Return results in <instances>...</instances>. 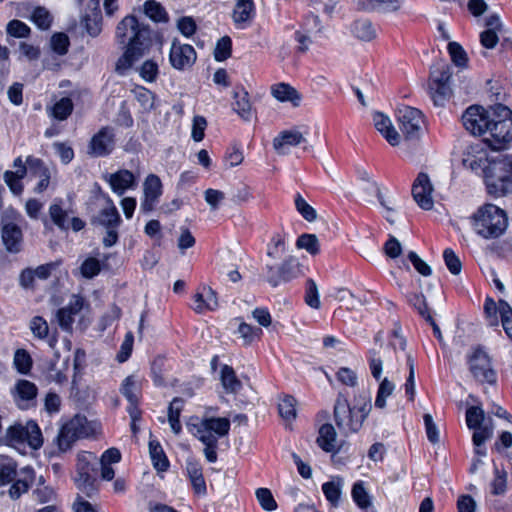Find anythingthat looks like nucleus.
Returning a JSON list of instances; mask_svg holds the SVG:
<instances>
[{
	"label": "nucleus",
	"mask_w": 512,
	"mask_h": 512,
	"mask_svg": "<svg viewBox=\"0 0 512 512\" xmlns=\"http://www.w3.org/2000/svg\"><path fill=\"white\" fill-rule=\"evenodd\" d=\"M116 37L120 43L126 45L124 54L116 63V71L124 73L150 47L151 31L148 26L139 23L135 16L128 15L118 23Z\"/></svg>",
	"instance_id": "nucleus-1"
},
{
	"label": "nucleus",
	"mask_w": 512,
	"mask_h": 512,
	"mask_svg": "<svg viewBox=\"0 0 512 512\" xmlns=\"http://www.w3.org/2000/svg\"><path fill=\"white\" fill-rule=\"evenodd\" d=\"M265 271L266 281L277 287L304 275V266L297 256L287 254L284 239L276 236L268 245Z\"/></svg>",
	"instance_id": "nucleus-2"
},
{
	"label": "nucleus",
	"mask_w": 512,
	"mask_h": 512,
	"mask_svg": "<svg viewBox=\"0 0 512 512\" xmlns=\"http://www.w3.org/2000/svg\"><path fill=\"white\" fill-rule=\"evenodd\" d=\"M372 410V403L365 395L355 396L353 404L348 402L347 397L339 392L334 406L333 419L344 436L358 433Z\"/></svg>",
	"instance_id": "nucleus-3"
},
{
	"label": "nucleus",
	"mask_w": 512,
	"mask_h": 512,
	"mask_svg": "<svg viewBox=\"0 0 512 512\" xmlns=\"http://www.w3.org/2000/svg\"><path fill=\"white\" fill-rule=\"evenodd\" d=\"M487 192L494 197L512 193V156L491 158L484 169Z\"/></svg>",
	"instance_id": "nucleus-4"
},
{
	"label": "nucleus",
	"mask_w": 512,
	"mask_h": 512,
	"mask_svg": "<svg viewBox=\"0 0 512 512\" xmlns=\"http://www.w3.org/2000/svg\"><path fill=\"white\" fill-rule=\"evenodd\" d=\"M475 232L485 238H498L508 227V218L504 210L493 204L480 207L472 217Z\"/></svg>",
	"instance_id": "nucleus-5"
},
{
	"label": "nucleus",
	"mask_w": 512,
	"mask_h": 512,
	"mask_svg": "<svg viewBox=\"0 0 512 512\" xmlns=\"http://www.w3.org/2000/svg\"><path fill=\"white\" fill-rule=\"evenodd\" d=\"M494 115L484 141L494 150H501L512 141V111L502 104L492 107Z\"/></svg>",
	"instance_id": "nucleus-6"
},
{
	"label": "nucleus",
	"mask_w": 512,
	"mask_h": 512,
	"mask_svg": "<svg viewBox=\"0 0 512 512\" xmlns=\"http://www.w3.org/2000/svg\"><path fill=\"white\" fill-rule=\"evenodd\" d=\"M466 423L469 429L474 430L472 440L476 455L486 456V449L482 446L485 441L493 436L492 419L485 418V413L481 407L471 406L466 411Z\"/></svg>",
	"instance_id": "nucleus-7"
},
{
	"label": "nucleus",
	"mask_w": 512,
	"mask_h": 512,
	"mask_svg": "<svg viewBox=\"0 0 512 512\" xmlns=\"http://www.w3.org/2000/svg\"><path fill=\"white\" fill-rule=\"evenodd\" d=\"M27 442L32 449H38L43 444L42 433L34 421H28L25 425L15 423L6 429L1 437V445L16 447Z\"/></svg>",
	"instance_id": "nucleus-8"
},
{
	"label": "nucleus",
	"mask_w": 512,
	"mask_h": 512,
	"mask_svg": "<svg viewBox=\"0 0 512 512\" xmlns=\"http://www.w3.org/2000/svg\"><path fill=\"white\" fill-rule=\"evenodd\" d=\"M230 421L225 417L204 418L190 425V431L202 443H217L218 439L228 434Z\"/></svg>",
	"instance_id": "nucleus-9"
},
{
	"label": "nucleus",
	"mask_w": 512,
	"mask_h": 512,
	"mask_svg": "<svg viewBox=\"0 0 512 512\" xmlns=\"http://www.w3.org/2000/svg\"><path fill=\"white\" fill-rule=\"evenodd\" d=\"M92 222L106 230V235L103 238V245L105 247H111L117 243V229L121 223V218L110 198L107 199V206L99 211Z\"/></svg>",
	"instance_id": "nucleus-10"
},
{
	"label": "nucleus",
	"mask_w": 512,
	"mask_h": 512,
	"mask_svg": "<svg viewBox=\"0 0 512 512\" xmlns=\"http://www.w3.org/2000/svg\"><path fill=\"white\" fill-rule=\"evenodd\" d=\"M492 107L488 110L481 106H470L462 115L465 129L475 136L485 137L494 115H491Z\"/></svg>",
	"instance_id": "nucleus-11"
},
{
	"label": "nucleus",
	"mask_w": 512,
	"mask_h": 512,
	"mask_svg": "<svg viewBox=\"0 0 512 512\" xmlns=\"http://www.w3.org/2000/svg\"><path fill=\"white\" fill-rule=\"evenodd\" d=\"M86 422L85 417L77 415L60 428L56 443L61 452H66L75 441L88 435Z\"/></svg>",
	"instance_id": "nucleus-12"
},
{
	"label": "nucleus",
	"mask_w": 512,
	"mask_h": 512,
	"mask_svg": "<svg viewBox=\"0 0 512 512\" xmlns=\"http://www.w3.org/2000/svg\"><path fill=\"white\" fill-rule=\"evenodd\" d=\"M69 207H65L63 200L55 199L49 207V215L52 222L62 231L70 228L78 232L85 227V222L75 216Z\"/></svg>",
	"instance_id": "nucleus-13"
},
{
	"label": "nucleus",
	"mask_w": 512,
	"mask_h": 512,
	"mask_svg": "<svg viewBox=\"0 0 512 512\" xmlns=\"http://www.w3.org/2000/svg\"><path fill=\"white\" fill-rule=\"evenodd\" d=\"M97 464L98 459L95 454L86 451L78 453L76 465L77 477L75 482L80 489L84 491L92 489Z\"/></svg>",
	"instance_id": "nucleus-14"
},
{
	"label": "nucleus",
	"mask_w": 512,
	"mask_h": 512,
	"mask_svg": "<svg viewBox=\"0 0 512 512\" xmlns=\"http://www.w3.org/2000/svg\"><path fill=\"white\" fill-rule=\"evenodd\" d=\"M397 118L400 130L406 139H414L419 136L423 123V114L420 110L404 106L398 109Z\"/></svg>",
	"instance_id": "nucleus-15"
},
{
	"label": "nucleus",
	"mask_w": 512,
	"mask_h": 512,
	"mask_svg": "<svg viewBox=\"0 0 512 512\" xmlns=\"http://www.w3.org/2000/svg\"><path fill=\"white\" fill-rule=\"evenodd\" d=\"M197 54L195 49L189 45L174 39L171 44L169 61L172 67L179 71L190 69L196 62Z\"/></svg>",
	"instance_id": "nucleus-16"
},
{
	"label": "nucleus",
	"mask_w": 512,
	"mask_h": 512,
	"mask_svg": "<svg viewBox=\"0 0 512 512\" xmlns=\"http://www.w3.org/2000/svg\"><path fill=\"white\" fill-rule=\"evenodd\" d=\"M307 134V130L302 131L301 127L298 126L283 130L273 139V148L277 154L286 155L290 147H296L302 143H306Z\"/></svg>",
	"instance_id": "nucleus-17"
},
{
	"label": "nucleus",
	"mask_w": 512,
	"mask_h": 512,
	"mask_svg": "<svg viewBox=\"0 0 512 512\" xmlns=\"http://www.w3.org/2000/svg\"><path fill=\"white\" fill-rule=\"evenodd\" d=\"M115 146V133L111 127L101 128L90 140L88 154L93 157L109 155Z\"/></svg>",
	"instance_id": "nucleus-18"
},
{
	"label": "nucleus",
	"mask_w": 512,
	"mask_h": 512,
	"mask_svg": "<svg viewBox=\"0 0 512 512\" xmlns=\"http://www.w3.org/2000/svg\"><path fill=\"white\" fill-rule=\"evenodd\" d=\"M434 187L426 173H419L412 186V195L418 206L424 210H431L434 206Z\"/></svg>",
	"instance_id": "nucleus-19"
},
{
	"label": "nucleus",
	"mask_w": 512,
	"mask_h": 512,
	"mask_svg": "<svg viewBox=\"0 0 512 512\" xmlns=\"http://www.w3.org/2000/svg\"><path fill=\"white\" fill-rule=\"evenodd\" d=\"M470 370L480 382H495V373L491 368L488 355L481 349H476L469 358Z\"/></svg>",
	"instance_id": "nucleus-20"
},
{
	"label": "nucleus",
	"mask_w": 512,
	"mask_h": 512,
	"mask_svg": "<svg viewBox=\"0 0 512 512\" xmlns=\"http://www.w3.org/2000/svg\"><path fill=\"white\" fill-rule=\"evenodd\" d=\"M144 199L140 208L144 212H151L162 194V183L155 174H149L143 183Z\"/></svg>",
	"instance_id": "nucleus-21"
},
{
	"label": "nucleus",
	"mask_w": 512,
	"mask_h": 512,
	"mask_svg": "<svg viewBox=\"0 0 512 512\" xmlns=\"http://www.w3.org/2000/svg\"><path fill=\"white\" fill-rule=\"evenodd\" d=\"M38 393L36 385L25 379L18 380L12 390L15 403L21 409L29 408Z\"/></svg>",
	"instance_id": "nucleus-22"
},
{
	"label": "nucleus",
	"mask_w": 512,
	"mask_h": 512,
	"mask_svg": "<svg viewBox=\"0 0 512 512\" xmlns=\"http://www.w3.org/2000/svg\"><path fill=\"white\" fill-rule=\"evenodd\" d=\"M2 240L6 249L11 253H18L22 247L23 235L20 227L13 222L2 220Z\"/></svg>",
	"instance_id": "nucleus-23"
},
{
	"label": "nucleus",
	"mask_w": 512,
	"mask_h": 512,
	"mask_svg": "<svg viewBox=\"0 0 512 512\" xmlns=\"http://www.w3.org/2000/svg\"><path fill=\"white\" fill-rule=\"evenodd\" d=\"M373 123L376 130L392 145L397 146L400 144L401 136L394 128L391 119L381 112L373 114Z\"/></svg>",
	"instance_id": "nucleus-24"
},
{
	"label": "nucleus",
	"mask_w": 512,
	"mask_h": 512,
	"mask_svg": "<svg viewBox=\"0 0 512 512\" xmlns=\"http://www.w3.org/2000/svg\"><path fill=\"white\" fill-rule=\"evenodd\" d=\"M35 479L34 470L26 466L19 471V476L16 478L8 489V495L12 500L19 499L25 494L30 486L33 484Z\"/></svg>",
	"instance_id": "nucleus-25"
},
{
	"label": "nucleus",
	"mask_w": 512,
	"mask_h": 512,
	"mask_svg": "<svg viewBox=\"0 0 512 512\" xmlns=\"http://www.w3.org/2000/svg\"><path fill=\"white\" fill-rule=\"evenodd\" d=\"M83 308V299L79 296H73L66 307H63L57 312V319L60 327L63 330L70 331L74 318L78 315Z\"/></svg>",
	"instance_id": "nucleus-26"
},
{
	"label": "nucleus",
	"mask_w": 512,
	"mask_h": 512,
	"mask_svg": "<svg viewBox=\"0 0 512 512\" xmlns=\"http://www.w3.org/2000/svg\"><path fill=\"white\" fill-rule=\"evenodd\" d=\"M106 179L113 192L119 196L123 195L126 190L136 186L134 174L125 169L109 174Z\"/></svg>",
	"instance_id": "nucleus-27"
},
{
	"label": "nucleus",
	"mask_w": 512,
	"mask_h": 512,
	"mask_svg": "<svg viewBox=\"0 0 512 512\" xmlns=\"http://www.w3.org/2000/svg\"><path fill=\"white\" fill-rule=\"evenodd\" d=\"M488 161L485 151L481 148L480 144H471L467 147L464 157L463 165L474 172L485 169V163Z\"/></svg>",
	"instance_id": "nucleus-28"
},
{
	"label": "nucleus",
	"mask_w": 512,
	"mask_h": 512,
	"mask_svg": "<svg viewBox=\"0 0 512 512\" xmlns=\"http://www.w3.org/2000/svg\"><path fill=\"white\" fill-rule=\"evenodd\" d=\"M193 309L197 313H203L206 310H215L218 307L216 292L209 286H203L201 291L194 295Z\"/></svg>",
	"instance_id": "nucleus-29"
},
{
	"label": "nucleus",
	"mask_w": 512,
	"mask_h": 512,
	"mask_svg": "<svg viewBox=\"0 0 512 512\" xmlns=\"http://www.w3.org/2000/svg\"><path fill=\"white\" fill-rule=\"evenodd\" d=\"M351 34L360 41L370 42L377 36L376 29L369 19L355 20L350 26Z\"/></svg>",
	"instance_id": "nucleus-30"
},
{
	"label": "nucleus",
	"mask_w": 512,
	"mask_h": 512,
	"mask_svg": "<svg viewBox=\"0 0 512 512\" xmlns=\"http://www.w3.org/2000/svg\"><path fill=\"white\" fill-rule=\"evenodd\" d=\"M186 471L191 481L194 492L197 495H205L207 488L202 474L201 465L194 460H187Z\"/></svg>",
	"instance_id": "nucleus-31"
},
{
	"label": "nucleus",
	"mask_w": 512,
	"mask_h": 512,
	"mask_svg": "<svg viewBox=\"0 0 512 512\" xmlns=\"http://www.w3.org/2000/svg\"><path fill=\"white\" fill-rule=\"evenodd\" d=\"M272 96L280 102H291L294 106H299L301 95L299 92L287 83H278L271 87Z\"/></svg>",
	"instance_id": "nucleus-32"
},
{
	"label": "nucleus",
	"mask_w": 512,
	"mask_h": 512,
	"mask_svg": "<svg viewBox=\"0 0 512 512\" xmlns=\"http://www.w3.org/2000/svg\"><path fill=\"white\" fill-rule=\"evenodd\" d=\"M73 102L69 97H62L55 103L46 106L47 114L58 121L66 120L73 111Z\"/></svg>",
	"instance_id": "nucleus-33"
},
{
	"label": "nucleus",
	"mask_w": 512,
	"mask_h": 512,
	"mask_svg": "<svg viewBox=\"0 0 512 512\" xmlns=\"http://www.w3.org/2000/svg\"><path fill=\"white\" fill-rule=\"evenodd\" d=\"M69 367V358L63 360L61 365L51 361L45 368V378L49 382L62 385L67 382V370Z\"/></svg>",
	"instance_id": "nucleus-34"
},
{
	"label": "nucleus",
	"mask_w": 512,
	"mask_h": 512,
	"mask_svg": "<svg viewBox=\"0 0 512 512\" xmlns=\"http://www.w3.org/2000/svg\"><path fill=\"white\" fill-rule=\"evenodd\" d=\"M317 443L325 452H333L335 450L337 446V432L332 424L326 423L319 428Z\"/></svg>",
	"instance_id": "nucleus-35"
},
{
	"label": "nucleus",
	"mask_w": 512,
	"mask_h": 512,
	"mask_svg": "<svg viewBox=\"0 0 512 512\" xmlns=\"http://www.w3.org/2000/svg\"><path fill=\"white\" fill-rule=\"evenodd\" d=\"M343 485H344V480L340 476L332 477V479L330 481L325 482L322 485V491H323L327 501L333 507H337L339 505Z\"/></svg>",
	"instance_id": "nucleus-36"
},
{
	"label": "nucleus",
	"mask_w": 512,
	"mask_h": 512,
	"mask_svg": "<svg viewBox=\"0 0 512 512\" xmlns=\"http://www.w3.org/2000/svg\"><path fill=\"white\" fill-rule=\"evenodd\" d=\"M19 473L17 463L11 457L0 455V486L12 483Z\"/></svg>",
	"instance_id": "nucleus-37"
},
{
	"label": "nucleus",
	"mask_w": 512,
	"mask_h": 512,
	"mask_svg": "<svg viewBox=\"0 0 512 512\" xmlns=\"http://www.w3.org/2000/svg\"><path fill=\"white\" fill-rule=\"evenodd\" d=\"M141 389V382L135 375L127 376L120 386L121 394L127 399L129 404L139 402V392Z\"/></svg>",
	"instance_id": "nucleus-38"
},
{
	"label": "nucleus",
	"mask_w": 512,
	"mask_h": 512,
	"mask_svg": "<svg viewBox=\"0 0 512 512\" xmlns=\"http://www.w3.org/2000/svg\"><path fill=\"white\" fill-rule=\"evenodd\" d=\"M254 15L253 0H237L233 10V21L240 25L251 21Z\"/></svg>",
	"instance_id": "nucleus-39"
},
{
	"label": "nucleus",
	"mask_w": 512,
	"mask_h": 512,
	"mask_svg": "<svg viewBox=\"0 0 512 512\" xmlns=\"http://www.w3.org/2000/svg\"><path fill=\"white\" fill-rule=\"evenodd\" d=\"M90 13H86L82 17V23L84 24V27L87 31V33L92 36L96 37L100 34L102 27V16H101V10H94L89 9Z\"/></svg>",
	"instance_id": "nucleus-40"
},
{
	"label": "nucleus",
	"mask_w": 512,
	"mask_h": 512,
	"mask_svg": "<svg viewBox=\"0 0 512 512\" xmlns=\"http://www.w3.org/2000/svg\"><path fill=\"white\" fill-rule=\"evenodd\" d=\"M149 454L153 463L154 468L157 471H166L169 467L168 459L161 447V445L154 440L149 442Z\"/></svg>",
	"instance_id": "nucleus-41"
},
{
	"label": "nucleus",
	"mask_w": 512,
	"mask_h": 512,
	"mask_svg": "<svg viewBox=\"0 0 512 512\" xmlns=\"http://www.w3.org/2000/svg\"><path fill=\"white\" fill-rule=\"evenodd\" d=\"M451 68L449 65L439 63L433 66L428 85H446L450 84Z\"/></svg>",
	"instance_id": "nucleus-42"
},
{
	"label": "nucleus",
	"mask_w": 512,
	"mask_h": 512,
	"mask_svg": "<svg viewBox=\"0 0 512 512\" xmlns=\"http://www.w3.org/2000/svg\"><path fill=\"white\" fill-rule=\"evenodd\" d=\"M183 404L184 402L181 398H174L168 407V422L175 434H179L181 431L179 417L183 409Z\"/></svg>",
	"instance_id": "nucleus-43"
},
{
	"label": "nucleus",
	"mask_w": 512,
	"mask_h": 512,
	"mask_svg": "<svg viewBox=\"0 0 512 512\" xmlns=\"http://www.w3.org/2000/svg\"><path fill=\"white\" fill-rule=\"evenodd\" d=\"M237 333L244 346H250L254 341L259 340L262 336V330L258 327H253L246 322L239 323Z\"/></svg>",
	"instance_id": "nucleus-44"
},
{
	"label": "nucleus",
	"mask_w": 512,
	"mask_h": 512,
	"mask_svg": "<svg viewBox=\"0 0 512 512\" xmlns=\"http://www.w3.org/2000/svg\"><path fill=\"white\" fill-rule=\"evenodd\" d=\"M353 501L360 509H368L372 505L371 497L364 487L363 481L354 483L351 491Z\"/></svg>",
	"instance_id": "nucleus-45"
},
{
	"label": "nucleus",
	"mask_w": 512,
	"mask_h": 512,
	"mask_svg": "<svg viewBox=\"0 0 512 512\" xmlns=\"http://www.w3.org/2000/svg\"><path fill=\"white\" fill-rule=\"evenodd\" d=\"M221 382L227 392L236 393L241 388V382L233 368L228 365H224L221 369Z\"/></svg>",
	"instance_id": "nucleus-46"
},
{
	"label": "nucleus",
	"mask_w": 512,
	"mask_h": 512,
	"mask_svg": "<svg viewBox=\"0 0 512 512\" xmlns=\"http://www.w3.org/2000/svg\"><path fill=\"white\" fill-rule=\"evenodd\" d=\"M394 390L395 384L388 378H383L378 387L374 402L375 407L378 409H384L386 407L387 398L393 394Z\"/></svg>",
	"instance_id": "nucleus-47"
},
{
	"label": "nucleus",
	"mask_w": 512,
	"mask_h": 512,
	"mask_svg": "<svg viewBox=\"0 0 512 512\" xmlns=\"http://www.w3.org/2000/svg\"><path fill=\"white\" fill-rule=\"evenodd\" d=\"M132 92L143 111L149 112L154 108L155 95L153 92L142 86L136 87Z\"/></svg>",
	"instance_id": "nucleus-48"
},
{
	"label": "nucleus",
	"mask_w": 512,
	"mask_h": 512,
	"mask_svg": "<svg viewBox=\"0 0 512 512\" xmlns=\"http://www.w3.org/2000/svg\"><path fill=\"white\" fill-rule=\"evenodd\" d=\"M279 414L287 422H291L296 418V400L290 395L281 398L278 404Z\"/></svg>",
	"instance_id": "nucleus-49"
},
{
	"label": "nucleus",
	"mask_w": 512,
	"mask_h": 512,
	"mask_svg": "<svg viewBox=\"0 0 512 512\" xmlns=\"http://www.w3.org/2000/svg\"><path fill=\"white\" fill-rule=\"evenodd\" d=\"M234 110L244 120L248 121L251 117V104L247 92H234Z\"/></svg>",
	"instance_id": "nucleus-50"
},
{
	"label": "nucleus",
	"mask_w": 512,
	"mask_h": 512,
	"mask_svg": "<svg viewBox=\"0 0 512 512\" xmlns=\"http://www.w3.org/2000/svg\"><path fill=\"white\" fill-rule=\"evenodd\" d=\"M255 496L263 510L272 512L277 509V502L270 489L264 487L257 488L255 490Z\"/></svg>",
	"instance_id": "nucleus-51"
},
{
	"label": "nucleus",
	"mask_w": 512,
	"mask_h": 512,
	"mask_svg": "<svg viewBox=\"0 0 512 512\" xmlns=\"http://www.w3.org/2000/svg\"><path fill=\"white\" fill-rule=\"evenodd\" d=\"M299 249L306 250L310 255L315 256L320 252V244L315 234H302L296 241Z\"/></svg>",
	"instance_id": "nucleus-52"
},
{
	"label": "nucleus",
	"mask_w": 512,
	"mask_h": 512,
	"mask_svg": "<svg viewBox=\"0 0 512 512\" xmlns=\"http://www.w3.org/2000/svg\"><path fill=\"white\" fill-rule=\"evenodd\" d=\"M144 13L155 22H167L168 16L160 3L150 0L144 3Z\"/></svg>",
	"instance_id": "nucleus-53"
},
{
	"label": "nucleus",
	"mask_w": 512,
	"mask_h": 512,
	"mask_svg": "<svg viewBox=\"0 0 512 512\" xmlns=\"http://www.w3.org/2000/svg\"><path fill=\"white\" fill-rule=\"evenodd\" d=\"M32 358L25 349H17L13 357V365L21 374H28L32 368Z\"/></svg>",
	"instance_id": "nucleus-54"
},
{
	"label": "nucleus",
	"mask_w": 512,
	"mask_h": 512,
	"mask_svg": "<svg viewBox=\"0 0 512 512\" xmlns=\"http://www.w3.org/2000/svg\"><path fill=\"white\" fill-rule=\"evenodd\" d=\"M297 212L308 222L317 220L318 214L316 210L304 199L301 194H297L294 199Z\"/></svg>",
	"instance_id": "nucleus-55"
},
{
	"label": "nucleus",
	"mask_w": 512,
	"mask_h": 512,
	"mask_svg": "<svg viewBox=\"0 0 512 512\" xmlns=\"http://www.w3.org/2000/svg\"><path fill=\"white\" fill-rule=\"evenodd\" d=\"M29 329L34 338L38 340H46L49 337V325L47 321L40 316H34L30 320Z\"/></svg>",
	"instance_id": "nucleus-56"
},
{
	"label": "nucleus",
	"mask_w": 512,
	"mask_h": 512,
	"mask_svg": "<svg viewBox=\"0 0 512 512\" xmlns=\"http://www.w3.org/2000/svg\"><path fill=\"white\" fill-rule=\"evenodd\" d=\"M428 87L430 96L436 106H442L452 93L450 84L428 85Z\"/></svg>",
	"instance_id": "nucleus-57"
},
{
	"label": "nucleus",
	"mask_w": 512,
	"mask_h": 512,
	"mask_svg": "<svg viewBox=\"0 0 512 512\" xmlns=\"http://www.w3.org/2000/svg\"><path fill=\"white\" fill-rule=\"evenodd\" d=\"M31 20L38 28L46 30L51 25L52 16L46 8L36 7L32 12Z\"/></svg>",
	"instance_id": "nucleus-58"
},
{
	"label": "nucleus",
	"mask_w": 512,
	"mask_h": 512,
	"mask_svg": "<svg viewBox=\"0 0 512 512\" xmlns=\"http://www.w3.org/2000/svg\"><path fill=\"white\" fill-rule=\"evenodd\" d=\"M447 48L453 63L459 67H466L468 57L463 47L457 42H449Z\"/></svg>",
	"instance_id": "nucleus-59"
},
{
	"label": "nucleus",
	"mask_w": 512,
	"mask_h": 512,
	"mask_svg": "<svg viewBox=\"0 0 512 512\" xmlns=\"http://www.w3.org/2000/svg\"><path fill=\"white\" fill-rule=\"evenodd\" d=\"M305 302L308 306L314 309H319L321 306L318 286L313 279H308L306 281Z\"/></svg>",
	"instance_id": "nucleus-60"
},
{
	"label": "nucleus",
	"mask_w": 512,
	"mask_h": 512,
	"mask_svg": "<svg viewBox=\"0 0 512 512\" xmlns=\"http://www.w3.org/2000/svg\"><path fill=\"white\" fill-rule=\"evenodd\" d=\"M369 354V368L371 375L374 379L380 380L383 373V360L378 351L374 348L368 351Z\"/></svg>",
	"instance_id": "nucleus-61"
},
{
	"label": "nucleus",
	"mask_w": 512,
	"mask_h": 512,
	"mask_svg": "<svg viewBox=\"0 0 512 512\" xmlns=\"http://www.w3.org/2000/svg\"><path fill=\"white\" fill-rule=\"evenodd\" d=\"M402 2L403 0H369L372 9L384 13L397 12Z\"/></svg>",
	"instance_id": "nucleus-62"
},
{
	"label": "nucleus",
	"mask_w": 512,
	"mask_h": 512,
	"mask_svg": "<svg viewBox=\"0 0 512 512\" xmlns=\"http://www.w3.org/2000/svg\"><path fill=\"white\" fill-rule=\"evenodd\" d=\"M443 258H444V262H445L448 270L453 275L460 274L461 269H462L461 261L451 248H447L444 250Z\"/></svg>",
	"instance_id": "nucleus-63"
},
{
	"label": "nucleus",
	"mask_w": 512,
	"mask_h": 512,
	"mask_svg": "<svg viewBox=\"0 0 512 512\" xmlns=\"http://www.w3.org/2000/svg\"><path fill=\"white\" fill-rule=\"evenodd\" d=\"M500 316L503 329L510 339H512V309L504 301H500Z\"/></svg>",
	"instance_id": "nucleus-64"
}]
</instances>
